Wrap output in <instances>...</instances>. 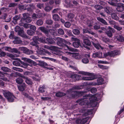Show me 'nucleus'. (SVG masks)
Instances as JSON below:
<instances>
[{
    "label": "nucleus",
    "mask_w": 124,
    "mask_h": 124,
    "mask_svg": "<svg viewBox=\"0 0 124 124\" xmlns=\"http://www.w3.org/2000/svg\"><path fill=\"white\" fill-rule=\"evenodd\" d=\"M102 41L106 43H107L109 42V39L105 37H102Z\"/></svg>",
    "instance_id": "nucleus-42"
},
{
    "label": "nucleus",
    "mask_w": 124,
    "mask_h": 124,
    "mask_svg": "<svg viewBox=\"0 0 124 124\" xmlns=\"http://www.w3.org/2000/svg\"><path fill=\"white\" fill-rule=\"evenodd\" d=\"M114 28L116 29L117 31H120L122 29V27H120L119 26L116 25H114Z\"/></svg>",
    "instance_id": "nucleus-53"
},
{
    "label": "nucleus",
    "mask_w": 124,
    "mask_h": 124,
    "mask_svg": "<svg viewBox=\"0 0 124 124\" xmlns=\"http://www.w3.org/2000/svg\"><path fill=\"white\" fill-rule=\"evenodd\" d=\"M73 33L75 35H77L80 33L78 29H74L72 31Z\"/></svg>",
    "instance_id": "nucleus-51"
},
{
    "label": "nucleus",
    "mask_w": 124,
    "mask_h": 124,
    "mask_svg": "<svg viewBox=\"0 0 124 124\" xmlns=\"http://www.w3.org/2000/svg\"><path fill=\"white\" fill-rule=\"evenodd\" d=\"M52 9V7L50 6H47L45 7V10L46 12H48L49 11Z\"/></svg>",
    "instance_id": "nucleus-58"
},
{
    "label": "nucleus",
    "mask_w": 124,
    "mask_h": 124,
    "mask_svg": "<svg viewBox=\"0 0 124 124\" xmlns=\"http://www.w3.org/2000/svg\"><path fill=\"white\" fill-rule=\"evenodd\" d=\"M111 17L113 19L117 20L119 19V17L117 16L116 14L115 13H113L111 14Z\"/></svg>",
    "instance_id": "nucleus-34"
},
{
    "label": "nucleus",
    "mask_w": 124,
    "mask_h": 124,
    "mask_svg": "<svg viewBox=\"0 0 124 124\" xmlns=\"http://www.w3.org/2000/svg\"><path fill=\"white\" fill-rule=\"evenodd\" d=\"M64 25L66 27L69 28L71 26V24L69 22H67L65 23Z\"/></svg>",
    "instance_id": "nucleus-55"
},
{
    "label": "nucleus",
    "mask_w": 124,
    "mask_h": 124,
    "mask_svg": "<svg viewBox=\"0 0 124 124\" xmlns=\"http://www.w3.org/2000/svg\"><path fill=\"white\" fill-rule=\"evenodd\" d=\"M102 53L100 52H97L93 54V57L94 58L98 57L101 58L102 57Z\"/></svg>",
    "instance_id": "nucleus-15"
},
{
    "label": "nucleus",
    "mask_w": 124,
    "mask_h": 124,
    "mask_svg": "<svg viewBox=\"0 0 124 124\" xmlns=\"http://www.w3.org/2000/svg\"><path fill=\"white\" fill-rule=\"evenodd\" d=\"M65 94L62 92H59L56 93V96L58 97H60L64 96L65 95Z\"/></svg>",
    "instance_id": "nucleus-35"
},
{
    "label": "nucleus",
    "mask_w": 124,
    "mask_h": 124,
    "mask_svg": "<svg viewBox=\"0 0 124 124\" xmlns=\"http://www.w3.org/2000/svg\"><path fill=\"white\" fill-rule=\"evenodd\" d=\"M26 85L24 83L21 85H18V90L20 91H23L26 88Z\"/></svg>",
    "instance_id": "nucleus-14"
},
{
    "label": "nucleus",
    "mask_w": 124,
    "mask_h": 124,
    "mask_svg": "<svg viewBox=\"0 0 124 124\" xmlns=\"http://www.w3.org/2000/svg\"><path fill=\"white\" fill-rule=\"evenodd\" d=\"M19 25L21 26H23L24 28H28L30 26H29L30 25L27 23H23L22 24H21L20 23L19 24Z\"/></svg>",
    "instance_id": "nucleus-56"
},
{
    "label": "nucleus",
    "mask_w": 124,
    "mask_h": 124,
    "mask_svg": "<svg viewBox=\"0 0 124 124\" xmlns=\"http://www.w3.org/2000/svg\"><path fill=\"white\" fill-rule=\"evenodd\" d=\"M1 70L5 72H9L10 71V69H9L5 67H1Z\"/></svg>",
    "instance_id": "nucleus-28"
},
{
    "label": "nucleus",
    "mask_w": 124,
    "mask_h": 124,
    "mask_svg": "<svg viewBox=\"0 0 124 124\" xmlns=\"http://www.w3.org/2000/svg\"><path fill=\"white\" fill-rule=\"evenodd\" d=\"M97 20L100 22L102 23L104 25H108V24L106 21L103 18L101 17H98L97 18Z\"/></svg>",
    "instance_id": "nucleus-17"
},
{
    "label": "nucleus",
    "mask_w": 124,
    "mask_h": 124,
    "mask_svg": "<svg viewBox=\"0 0 124 124\" xmlns=\"http://www.w3.org/2000/svg\"><path fill=\"white\" fill-rule=\"evenodd\" d=\"M16 81L18 84H20L22 83L23 80L21 78L19 77L16 79Z\"/></svg>",
    "instance_id": "nucleus-37"
},
{
    "label": "nucleus",
    "mask_w": 124,
    "mask_h": 124,
    "mask_svg": "<svg viewBox=\"0 0 124 124\" xmlns=\"http://www.w3.org/2000/svg\"><path fill=\"white\" fill-rule=\"evenodd\" d=\"M46 40L48 43L51 44H54L55 43V42L51 38H47Z\"/></svg>",
    "instance_id": "nucleus-29"
},
{
    "label": "nucleus",
    "mask_w": 124,
    "mask_h": 124,
    "mask_svg": "<svg viewBox=\"0 0 124 124\" xmlns=\"http://www.w3.org/2000/svg\"><path fill=\"white\" fill-rule=\"evenodd\" d=\"M4 50L11 52L12 48L10 47L5 46L4 47Z\"/></svg>",
    "instance_id": "nucleus-45"
},
{
    "label": "nucleus",
    "mask_w": 124,
    "mask_h": 124,
    "mask_svg": "<svg viewBox=\"0 0 124 124\" xmlns=\"http://www.w3.org/2000/svg\"><path fill=\"white\" fill-rule=\"evenodd\" d=\"M39 65L41 67H45L47 66V63L44 62H39Z\"/></svg>",
    "instance_id": "nucleus-46"
},
{
    "label": "nucleus",
    "mask_w": 124,
    "mask_h": 124,
    "mask_svg": "<svg viewBox=\"0 0 124 124\" xmlns=\"http://www.w3.org/2000/svg\"><path fill=\"white\" fill-rule=\"evenodd\" d=\"M22 42L21 40L19 38H18L16 40H14L13 41V42L15 44H18L21 43Z\"/></svg>",
    "instance_id": "nucleus-48"
},
{
    "label": "nucleus",
    "mask_w": 124,
    "mask_h": 124,
    "mask_svg": "<svg viewBox=\"0 0 124 124\" xmlns=\"http://www.w3.org/2000/svg\"><path fill=\"white\" fill-rule=\"evenodd\" d=\"M19 49L22 51L24 53L30 55L33 53L32 51L29 50L27 48L25 47H21L19 48Z\"/></svg>",
    "instance_id": "nucleus-8"
},
{
    "label": "nucleus",
    "mask_w": 124,
    "mask_h": 124,
    "mask_svg": "<svg viewBox=\"0 0 124 124\" xmlns=\"http://www.w3.org/2000/svg\"><path fill=\"white\" fill-rule=\"evenodd\" d=\"M43 23V20L42 19H39L38 20L36 21V24L38 26L42 25Z\"/></svg>",
    "instance_id": "nucleus-31"
},
{
    "label": "nucleus",
    "mask_w": 124,
    "mask_h": 124,
    "mask_svg": "<svg viewBox=\"0 0 124 124\" xmlns=\"http://www.w3.org/2000/svg\"><path fill=\"white\" fill-rule=\"evenodd\" d=\"M28 13H25L23 14V17L21 19V21L23 20H25L28 17Z\"/></svg>",
    "instance_id": "nucleus-49"
},
{
    "label": "nucleus",
    "mask_w": 124,
    "mask_h": 124,
    "mask_svg": "<svg viewBox=\"0 0 124 124\" xmlns=\"http://www.w3.org/2000/svg\"><path fill=\"white\" fill-rule=\"evenodd\" d=\"M45 85H40L38 90L39 92L40 93H43L45 92Z\"/></svg>",
    "instance_id": "nucleus-24"
},
{
    "label": "nucleus",
    "mask_w": 124,
    "mask_h": 124,
    "mask_svg": "<svg viewBox=\"0 0 124 124\" xmlns=\"http://www.w3.org/2000/svg\"><path fill=\"white\" fill-rule=\"evenodd\" d=\"M36 37L38 38L37 39L38 41L40 42L43 43H45V37H42L40 38H39L38 36H36Z\"/></svg>",
    "instance_id": "nucleus-23"
},
{
    "label": "nucleus",
    "mask_w": 124,
    "mask_h": 124,
    "mask_svg": "<svg viewBox=\"0 0 124 124\" xmlns=\"http://www.w3.org/2000/svg\"><path fill=\"white\" fill-rule=\"evenodd\" d=\"M110 8L108 7L104 8V11L108 14L109 15L110 14V12L109 11Z\"/></svg>",
    "instance_id": "nucleus-52"
},
{
    "label": "nucleus",
    "mask_w": 124,
    "mask_h": 124,
    "mask_svg": "<svg viewBox=\"0 0 124 124\" xmlns=\"http://www.w3.org/2000/svg\"><path fill=\"white\" fill-rule=\"evenodd\" d=\"M21 77L22 78L25 79V82L28 84L31 85L32 84V82L31 80L27 77L22 76Z\"/></svg>",
    "instance_id": "nucleus-12"
},
{
    "label": "nucleus",
    "mask_w": 124,
    "mask_h": 124,
    "mask_svg": "<svg viewBox=\"0 0 124 124\" xmlns=\"http://www.w3.org/2000/svg\"><path fill=\"white\" fill-rule=\"evenodd\" d=\"M21 59L24 61L26 62L30 63H34V62H35L31 60L30 59L26 57H22V58Z\"/></svg>",
    "instance_id": "nucleus-18"
},
{
    "label": "nucleus",
    "mask_w": 124,
    "mask_h": 124,
    "mask_svg": "<svg viewBox=\"0 0 124 124\" xmlns=\"http://www.w3.org/2000/svg\"><path fill=\"white\" fill-rule=\"evenodd\" d=\"M91 92L93 93H96L97 91V89L93 87L90 89Z\"/></svg>",
    "instance_id": "nucleus-59"
},
{
    "label": "nucleus",
    "mask_w": 124,
    "mask_h": 124,
    "mask_svg": "<svg viewBox=\"0 0 124 124\" xmlns=\"http://www.w3.org/2000/svg\"><path fill=\"white\" fill-rule=\"evenodd\" d=\"M119 52L118 51L115 50L113 51L108 52L107 53L105 54V56H107L109 55L110 57H112L117 55H119Z\"/></svg>",
    "instance_id": "nucleus-9"
},
{
    "label": "nucleus",
    "mask_w": 124,
    "mask_h": 124,
    "mask_svg": "<svg viewBox=\"0 0 124 124\" xmlns=\"http://www.w3.org/2000/svg\"><path fill=\"white\" fill-rule=\"evenodd\" d=\"M30 30L33 31H35L36 30V28L35 26L33 25H31L30 26Z\"/></svg>",
    "instance_id": "nucleus-60"
},
{
    "label": "nucleus",
    "mask_w": 124,
    "mask_h": 124,
    "mask_svg": "<svg viewBox=\"0 0 124 124\" xmlns=\"http://www.w3.org/2000/svg\"><path fill=\"white\" fill-rule=\"evenodd\" d=\"M11 52L13 53L14 52L15 53H17L18 54H20V52L18 50H17L16 48H13L12 49V51Z\"/></svg>",
    "instance_id": "nucleus-50"
},
{
    "label": "nucleus",
    "mask_w": 124,
    "mask_h": 124,
    "mask_svg": "<svg viewBox=\"0 0 124 124\" xmlns=\"http://www.w3.org/2000/svg\"><path fill=\"white\" fill-rule=\"evenodd\" d=\"M44 5L42 4L38 3L37 5V6L38 8L41 9L44 8Z\"/></svg>",
    "instance_id": "nucleus-57"
},
{
    "label": "nucleus",
    "mask_w": 124,
    "mask_h": 124,
    "mask_svg": "<svg viewBox=\"0 0 124 124\" xmlns=\"http://www.w3.org/2000/svg\"><path fill=\"white\" fill-rule=\"evenodd\" d=\"M74 16V15L73 14L70 13L68 14L67 17L69 18H72Z\"/></svg>",
    "instance_id": "nucleus-64"
},
{
    "label": "nucleus",
    "mask_w": 124,
    "mask_h": 124,
    "mask_svg": "<svg viewBox=\"0 0 124 124\" xmlns=\"http://www.w3.org/2000/svg\"><path fill=\"white\" fill-rule=\"evenodd\" d=\"M15 98V97L12 94L11 96H10L9 97L8 99V101L10 102H12L14 101V99Z\"/></svg>",
    "instance_id": "nucleus-30"
},
{
    "label": "nucleus",
    "mask_w": 124,
    "mask_h": 124,
    "mask_svg": "<svg viewBox=\"0 0 124 124\" xmlns=\"http://www.w3.org/2000/svg\"><path fill=\"white\" fill-rule=\"evenodd\" d=\"M20 61L21 60H19L18 61H14L13 62V64L14 65L16 66H20V63H21Z\"/></svg>",
    "instance_id": "nucleus-32"
},
{
    "label": "nucleus",
    "mask_w": 124,
    "mask_h": 124,
    "mask_svg": "<svg viewBox=\"0 0 124 124\" xmlns=\"http://www.w3.org/2000/svg\"><path fill=\"white\" fill-rule=\"evenodd\" d=\"M83 43L86 45H83V46L85 48L88 50H90V48L89 46H90L91 44V42L87 38L85 37V36H83Z\"/></svg>",
    "instance_id": "nucleus-5"
},
{
    "label": "nucleus",
    "mask_w": 124,
    "mask_h": 124,
    "mask_svg": "<svg viewBox=\"0 0 124 124\" xmlns=\"http://www.w3.org/2000/svg\"><path fill=\"white\" fill-rule=\"evenodd\" d=\"M92 43L94 46L97 49H99L101 48V49H103L104 47L101 46L100 44L95 43L93 42H92Z\"/></svg>",
    "instance_id": "nucleus-19"
},
{
    "label": "nucleus",
    "mask_w": 124,
    "mask_h": 124,
    "mask_svg": "<svg viewBox=\"0 0 124 124\" xmlns=\"http://www.w3.org/2000/svg\"><path fill=\"white\" fill-rule=\"evenodd\" d=\"M84 23L86 24H87L89 27L91 26L92 25L91 21L89 20H87L86 21H85Z\"/></svg>",
    "instance_id": "nucleus-44"
},
{
    "label": "nucleus",
    "mask_w": 124,
    "mask_h": 124,
    "mask_svg": "<svg viewBox=\"0 0 124 124\" xmlns=\"http://www.w3.org/2000/svg\"><path fill=\"white\" fill-rule=\"evenodd\" d=\"M33 8V6L32 4H30L25 5V9H27L28 11H30Z\"/></svg>",
    "instance_id": "nucleus-22"
},
{
    "label": "nucleus",
    "mask_w": 124,
    "mask_h": 124,
    "mask_svg": "<svg viewBox=\"0 0 124 124\" xmlns=\"http://www.w3.org/2000/svg\"><path fill=\"white\" fill-rule=\"evenodd\" d=\"M82 79L83 80H92L94 79L93 78L91 77H84L82 78Z\"/></svg>",
    "instance_id": "nucleus-39"
},
{
    "label": "nucleus",
    "mask_w": 124,
    "mask_h": 124,
    "mask_svg": "<svg viewBox=\"0 0 124 124\" xmlns=\"http://www.w3.org/2000/svg\"><path fill=\"white\" fill-rule=\"evenodd\" d=\"M53 18L55 21H59L60 18L59 16L57 14H54L53 16Z\"/></svg>",
    "instance_id": "nucleus-36"
},
{
    "label": "nucleus",
    "mask_w": 124,
    "mask_h": 124,
    "mask_svg": "<svg viewBox=\"0 0 124 124\" xmlns=\"http://www.w3.org/2000/svg\"><path fill=\"white\" fill-rule=\"evenodd\" d=\"M89 119H91V118L89 117H87L81 120V124H84L86 123Z\"/></svg>",
    "instance_id": "nucleus-26"
},
{
    "label": "nucleus",
    "mask_w": 124,
    "mask_h": 124,
    "mask_svg": "<svg viewBox=\"0 0 124 124\" xmlns=\"http://www.w3.org/2000/svg\"><path fill=\"white\" fill-rule=\"evenodd\" d=\"M80 73L82 75H85L92 76V74L88 72H85L83 71H81L80 72Z\"/></svg>",
    "instance_id": "nucleus-38"
},
{
    "label": "nucleus",
    "mask_w": 124,
    "mask_h": 124,
    "mask_svg": "<svg viewBox=\"0 0 124 124\" xmlns=\"http://www.w3.org/2000/svg\"><path fill=\"white\" fill-rule=\"evenodd\" d=\"M3 94L4 97L8 99L10 96H11L12 93L9 92L4 91L3 93Z\"/></svg>",
    "instance_id": "nucleus-21"
},
{
    "label": "nucleus",
    "mask_w": 124,
    "mask_h": 124,
    "mask_svg": "<svg viewBox=\"0 0 124 124\" xmlns=\"http://www.w3.org/2000/svg\"><path fill=\"white\" fill-rule=\"evenodd\" d=\"M32 78L33 79L36 81H39L40 80L39 77L37 75H36L35 76L32 77Z\"/></svg>",
    "instance_id": "nucleus-41"
},
{
    "label": "nucleus",
    "mask_w": 124,
    "mask_h": 124,
    "mask_svg": "<svg viewBox=\"0 0 124 124\" xmlns=\"http://www.w3.org/2000/svg\"><path fill=\"white\" fill-rule=\"evenodd\" d=\"M27 33L30 35L33 36L35 33L34 32L31 30H28L27 31Z\"/></svg>",
    "instance_id": "nucleus-40"
},
{
    "label": "nucleus",
    "mask_w": 124,
    "mask_h": 124,
    "mask_svg": "<svg viewBox=\"0 0 124 124\" xmlns=\"http://www.w3.org/2000/svg\"><path fill=\"white\" fill-rule=\"evenodd\" d=\"M98 66L99 67L102 69H108V67L106 66H104L102 65H99Z\"/></svg>",
    "instance_id": "nucleus-63"
},
{
    "label": "nucleus",
    "mask_w": 124,
    "mask_h": 124,
    "mask_svg": "<svg viewBox=\"0 0 124 124\" xmlns=\"http://www.w3.org/2000/svg\"><path fill=\"white\" fill-rule=\"evenodd\" d=\"M20 61L21 62V63L22 64V66L24 68L28 69L29 68L28 66L32 67V65L31 64L24 63L21 61Z\"/></svg>",
    "instance_id": "nucleus-16"
},
{
    "label": "nucleus",
    "mask_w": 124,
    "mask_h": 124,
    "mask_svg": "<svg viewBox=\"0 0 124 124\" xmlns=\"http://www.w3.org/2000/svg\"><path fill=\"white\" fill-rule=\"evenodd\" d=\"M44 14L39 13L37 14L33 13L32 16V18L33 19H35L36 18H39L42 17V15Z\"/></svg>",
    "instance_id": "nucleus-13"
},
{
    "label": "nucleus",
    "mask_w": 124,
    "mask_h": 124,
    "mask_svg": "<svg viewBox=\"0 0 124 124\" xmlns=\"http://www.w3.org/2000/svg\"><path fill=\"white\" fill-rule=\"evenodd\" d=\"M40 30L43 32L47 37L49 36V32L48 30L44 27H41L39 28Z\"/></svg>",
    "instance_id": "nucleus-11"
},
{
    "label": "nucleus",
    "mask_w": 124,
    "mask_h": 124,
    "mask_svg": "<svg viewBox=\"0 0 124 124\" xmlns=\"http://www.w3.org/2000/svg\"><path fill=\"white\" fill-rule=\"evenodd\" d=\"M67 33L69 36H72L73 35V34H72V31L70 30H67Z\"/></svg>",
    "instance_id": "nucleus-62"
},
{
    "label": "nucleus",
    "mask_w": 124,
    "mask_h": 124,
    "mask_svg": "<svg viewBox=\"0 0 124 124\" xmlns=\"http://www.w3.org/2000/svg\"><path fill=\"white\" fill-rule=\"evenodd\" d=\"M90 94H86L83 96V98L78 100L77 101V102H79V104L81 105H84L88 102V101L85 100V99H89L90 101L93 100V97H91Z\"/></svg>",
    "instance_id": "nucleus-2"
},
{
    "label": "nucleus",
    "mask_w": 124,
    "mask_h": 124,
    "mask_svg": "<svg viewBox=\"0 0 124 124\" xmlns=\"http://www.w3.org/2000/svg\"><path fill=\"white\" fill-rule=\"evenodd\" d=\"M56 40H57V44L59 46L63 48L65 47V45H67L66 44H67L68 42L64 39L59 37L56 38Z\"/></svg>",
    "instance_id": "nucleus-3"
},
{
    "label": "nucleus",
    "mask_w": 124,
    "mask_h": 124,
    "mask_svg": "<svg viewBox=\"0 0 124 124\" xmlns=\"http://www.w3.org/2000/svg\"><path fill=\"white\" fill-rule=\"evenodd\" d=\"M98 85H100L102 84L103 82V79L101 78H99L97 79Z\"/></svg>",
    "instance_id": "nucleus-27"
},
{
    "label": "nucleus",
    "mask_w": 124,
    "mask_h": 124,
    "mask_svg": "<svg viewBox=\"0 0 124 124\" xmlns=\"http://www.w3.org/2000/svg\"><path fill=\"white\" fill-rule=\"evenodd\" d=\"M71 39L75 41L72 44L73 46L76 48L78 47L80 44V40L74 37H72Z\"/></svg>",
    "instance_id": "nucleus-7"
},
{
    "label": "nucleus",
    "mask_w": 124,
    "mask_h": 124,
    "mask_svg": "<svg viewBox=\"0 0 124 124\" xmlns=\"http://www.w3.org/2000/svg\"><path fill=\"white\" fill-rule=\"evenodd\" d=\"M18 34L19 35L25 38H26L27 37L23 33V31L22 30H20L18 32Z\"/></svg>",
    "instance_id": "nucleus-33"
},
{
    "label": "nucleus",
    "mask_w": 124,
    "mask_h": 124,
    "mask_svg": "<svg viewBox=\"0 0 124 124\" xmlns=\"http://www.w3.org/2000/svg\"><path fill=\"white\" fill-rule=\"evenodd\" d=\"M116 38L117 40L120 41H124V38H123L121 34H118L116 37Z\"/></svg>",
    "instance_id": "nucleus-20"
},
{
    "label": "nucleus",
    "mask_w": 124,
    "mask_h": 124,
    "mask_svg": "<svg viewBox=\"0 0 124 124\" xmlns=\"http://www.w3.org/2000/svg\"><path fill=\"white\" fill-rule=\"evenodd\" d=\"M115 32V30L110 27L109 26L107 28L105 31V33L109 37H111L112 36V33Z\"/></svg>",
    "instance_id": "nucleus-6"
},
{
    "label": "nucleus",
    "mask_w": 124,
    "mask_h": 124,
    "mask_svg": "<svg viewBox=\"0 0 124 124\" xmlns=\"http://www.w3.org/2000/svg\"><path fill=\"white\" fill-rule=\"evenodd\" d=\"M65 48H67V49H68L69 51L71 52H76L77 51V49H74L71 47H69L67 45H65Z\"/></svg>",
    "instance_id": "nucleus-25"
},
{
    "label": "nucleus",
    "mask_w": 124,
    "mask_h": 124,
    "mask_svg": "<svg viewBox=\"0 0 124 124\" xmlns=\"http://www.w3.org/2000/svg\"><path fill=\"white\" fill-rule=\"evenodd\" d=\"M53 22L52 20L51 19L47 20L46 21V23L49 25L52 24L53 23Z\"/></svg>",
    "instance_id": "nucleus-61"
},
{
    "label": "nucleus",
    "mask_w": 124,
    "mask_h": 124,
    "mask_svg": "<svg viewBox=\"0 0 124 124\" xmlns=\"http://www.w3.org/2000/svg\"><path fill=\"white\" fill-rule=\"evenodd\" d=\"M86 93V92L85 91L78 92L74 91L73 89H71L67 90V94H68L70 95H71L72 97H74L76 96V93H78L79 94L82 95Z\"/></svg>",
    "instance_id": "nucleus-4"
},
{
    "label": "nucleus",
    "mask_w": 124,
    "mask_h": 124,
    "mask_svg": "<svg viewBox=\"0 0 124 124\" xmlns=\"http://www.w3.org/2000/svg\"><path fill=\"white\" fill-rule=\"evenodd\" d=\"M116 9L117 10L118 12L123 11L124 9V4L121 3H119Z\"/></svg>",
    "instance_id": "nucleus-10"
},
{
    "label": "nucleus",
    "mask_w": 124,
    "mask_h": 124,
    "mask_svg": "<svg viewBox=\"0 0 124 124\" xmlns=\"http://www.w3.org/2000/svg\"><path fill=\"white\" fill-rule=\"evenodd\" d=\"M58 32L59 34L61 35H63L64 34V31L62 29L60 28L58 30Z\"/></svg>",
    "instance_id": "nucleus-43"
},
{
    "label": "nucleus",
    "mask_w": 124,
    "mask_h": 124,
    "mask_svg": "<svg viewBox=\"0 0 124 124\" xmlns=\"http://www.w3.org/2000/svg\"><path fill=\"white\" fill-rule=\"evenodd\" d=\"M82 62L84 63H87L89 62L88 59L86 58H83L82 60Z\"/></svg>",
    "instance_id": "nucleus-54"
},
{
    "label": "nucleus",
    "mask_w": 124,
    "mask_h": 124,
    "mask_svg": "<svg viewBox=\"0 0 124 124\" xmlns=\"http://www.w3.org/2000/svg\"><path fill=\"white\" fill-rule=\"evenodd\" d=\"M94 8L96 9L100 10L103 8V7L101 6L98 5H95Z\"/></svg>",
    "instance_id": "nucleus-47"
},
{
    "label": "nucleus",
    "mask_w": 124,
    "mask_h": 124,
    "mask_svg": "<svg viewBox=\"0 0 124 124\" xmlns=\"http://www.w3.org/2000/svg\"><path fill=\"white\" fill-rule=\"evenodd\" d=\"M37 38H38L36 37L35 36H33L32 39L33 41L31 43V45L36 46L38 50H40L41 51L44 52V54H47L48 55L52 54L50 52H49L46 50L43 49V48H40L39 47V46L38 45V44H39V43L37 40L38 39Z\"/></svg>",
    "instance_id": "nucleus-1"
}]
</instances>
